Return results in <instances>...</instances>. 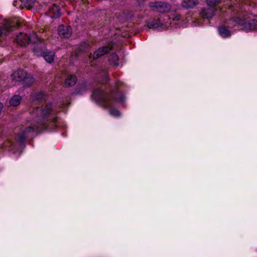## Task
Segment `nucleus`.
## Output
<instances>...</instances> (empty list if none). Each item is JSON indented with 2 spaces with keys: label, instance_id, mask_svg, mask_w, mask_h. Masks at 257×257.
<instances>
[{
  "label": "nucleus",
  "instance_id": "obj_22",
  "mask_svg": "<svg viewBox=\"0 0 257 257\" xmlns=\"http://www.w3.org/2000/svg\"><path fill=\"white\" fill-rule=\"evenodd\" d=\"M3 107H4V105H3V103L0 102V112L1 111L2 109L3 108Z\"/></svg>",
  "mask_w": 257,
  "mask_h": 257
},
{
  "label": "nucleus",
  "instance_id": "obj_16",
  "mask_svg": "<svg viewBox=\"0 0 257 257\" xmlns=\"http://www.w3.org/2000/svg\"><path fill=\"white\" fill-rule=\"evenodd\" d=\"M22 100V97L19 95H15L10 100L11 105L16 106L19 105Z\"/></svg>",
  "mask_w": 257,
  "mask_h": 257
},
{
  "label": "nucleus",
  "instance_id": "obj_13",
  "mask_svg": "<svg viewBox=\"0 0 257 257\" xmlns=\"http://www.w3.org/2000/svg\"><path fill=\"white\" fill-rule=\"evenodd\" d=\"M49 13L52 18L58 17L60 15V9L56 5H54L49 9Z\"/></svg>",
  "mask_w": 257,
  "mask_h": 257
},
{
  "label": "nucleus",
  "instance_id": "obj_1",
  "mask_svg": "<svg viewBox=\"0 0 257 257\" xmlns=\"http://www.w3.org/2000/svg\"><path fill=\"white\" fill-rule=\"evenodd\" d=\"M54 112L51 103H47L41 108H32L30 109L29 119L26 126L18 135L17 140L22 143L26 139L32 137L35 131L45 128L46 118Z\"/></svg>",
  "mask_w": 257,
  "mask_h": 257
},
{
  "label": "nucleus",
  "instance_id": "obj_24",
  "mask_svg": "<svg viewBox=\"0 0 257 257\" xmlns=\"http://www.w3.org/2000/svg\"><path fill=\"white\" fill-rule=\"evenodd\" d=\"M175 19H176V20L177 21H178V20H179L180 19V17H179V16H177V17H176V18H175Z\"/></svg>",
  "mask_w": 257,
  "mask_h": 257
},
{
  "label": "nucleus",
  "instance_id": "obj_12",
  "mask_svg": "<svg viewBox=\"0 0 257 257\" xmlns=\"http://www.w3.org/2000/svg\"><path fill=\"white\" fill-rule=\"evenodd\" d=\"M198 0H184L182 3L183 7L193 8L198 4Z\"/></svg>",
  "mask_w": 257,
  "mask_h": 257
},
{
  "label": "nucleus",
  "instance_id": "obj_19",
  "mask_svg": "<svg viewBox=\"0 0 257 257\" xmlns=\"http://www.w3.org/2000/svg\"><path fill=\"white\" fill-rule=\"evenodd\" d=\"M207 3L210 8L214 9V7L219 3L218 0H207Z\"/></svg>",
  "mask_w": 257,
  "mask_h": 257
},
{
  "label": "nucleus",
  "instance_id": "obj_8",
  "mask_svg": "<svg viewBox=\"0 0 257 257\" xmlns=\"http://www.w3.org/2000/svg\"><path fill=\"white\" fill-rule=\"evenodd\" d=\"M58 33L61 37L68 38L72 34L71 28L69 26L60 25L58 27Z\"/></svg>",
  "mask_w": 257,
  "mask_h": 257
},
{
  "label": "nucleus",
  "instance_id": "obj_11",
  "mask_svg": "<svg viewBox=\"0 0 257 257\" xmlns=\"http://www.w3.org/2000/svg\"><path fill=\"white\" fill-rule=\"evenodd\" d=\"M45 96V94L42 92H34L31 94V98L34 102L40 101Z\"/></svg>",
  "mask_w": 257,
  "mask_h": 257
},
{
  "label": "nucleus",
  "instance_id": "obj_20",
  "mask_svg": "<svg viewBox=\"0 0 257 257\" xmlns=\"http://www.w3.org/2000/svg\"><path fill=\"white\" fill-rule=\"evenodd\" d=\"M159 26V25L157 21L154 20L149 25V27L150 28L155 29H157Z\"/></svg>",
  "mask_w": 257,
  "mask_h": 257
},
{
  "label": "nucleus",
  "instance_id": "obj_17",
  "mask_svg": "<svg viewBox=\"0 0 257 257\" xmlns=\"http://www.w3.org/2000/svg\"><path fill=\"white\" fill-rule=\"evenodd\" d=\"M55 54L53 52H46L43 53V57L47 62L52 63L54 59Z\"/></svg>",
  "mask_w": 257,
  "mask_h": 257
},
{
  "label": "nucleus",
  "instance_id": "obj_10",
  "mask_svg": "<svg viewBox=\"0 0 257 257\" xmlns=\"http://www.w3.org/2000/svg\"><path fill=\"white\" fill-rule=\"evenodd\" d=\"M214 9H211L210 8L207 9H204L201 13V16L204 19H207L209 20L214 15Z\"/></svg>",
  "mask_w": 257,
  "mask_h": 257
},
{
  "label": "nucleus",
  "instance_id": "obj_5",
  "mask_svg": "<svg viewBox=\"0 0 257 257\" xmlns=\"http://www.w3.org/2000/svg\"><path fill=\"white\" fill-rule=\"evenodd\" d=\"M39 40L38 36L35 33L30 36L24 33H19L16 39V42L20 46H26L30 42L36 43Z\"/></svg>",
  "mask_w": 257,
  "mask_h": 257
},
{
  "label": "nucleus",
  "instance_id": "obj_14",
  "mask_svg": "<svg viewBox=\"0 0 257 257\" xmlns=\"http://www.w3.org/2000/svg\"><path fill=\"white\" fill-rule=\"evenodd\" d=\"M76 81L77 78L75 76L73 75H69L66 79L65 85L67 86H73L76 83Z\"/></svg>",
  "mask_w": 257,
  "mask_h": 257
},
{
  "label": "nucleus",
  "instance_id": "obj_23",
  "mask_svg": "<svg viewBox=\"0 0 257 257\" xmlns=\"http://www.w3.org/2000/svg\"><path fill=\"white\" fill-rule=\"evenodd\" d=\"M81 87H82V88H83V89H85L86 85H85V84H83V85H82L81 86Z\"/></svg>",
  "mask_w": 257,
  "mask_h": 257
},
{
  "label": "nucleus",
  "instance_id": "obj_3",
  "mask_svg": "<svg viewBox=\"0 0 257 257\" xmlns=\"http://www.w3.org/2000/svg\"><path fill=\"white\" fill-rule=\"evenodd\" d=\"M230 21L234 25H240L246 31H251L257 27V16L243 14L239 18H233Z\"/></svg>",
  "mask_w": 257,
  "mask_h": 257
},
{
  "label": "nucleus",
  "instance_id": "obj_6",
  "mask_svg": "<svg viewBox=\"0 0 257 257\" xmlns=\"http://www.w3.org/2000/svg\"><path fill=\"white\" fill-rule=\"evenodd\" d=\"M150 7L154 11H159L161 13H166L170 11L171 6L169 4L163 2L151 3Z\"/></svg>",
  "mask_w": 257,
  "mask_h": 257
},
{
  "label": "nucleus",
  "instance_id": "obj_18",
  "mask_svg": "<svg viewBox=\"0 0 257 257\" xmlns=\"http://www.w3.org/2000/svg\"><path fill=\"white\" fill-rule=\"evenodd\" d=\"M118 57L115 54H112L109 58V62L115 66H118V63H117Z\"/></svg>",
  "mask_w": 257,
  "mask_h": 257
},
{
  "label": "nucleus",
  "instance_id": "obj_7",
  "mask_svg": "<svg viewBox=\"0 0 257 257\" xmlns=\"http://www.w3.org/2000/svg\"><path fill=\"white\" fill-rule=\"evenodd\" d=\"M14 26L12 22L8 20H4L0 23V37L6 35L11 31V28Z\"/></svg>",
  "mask_w": 257,
  "mask_h": 257
},
{
  "label": "nucleus",
  "instance_id": "obj_2",
  "mask_svg": "<svg viewBox=\"0 0 257 257\" xmlns=\"http://www.w3.org/2000/svg\"><path fill=\"white\" fill-rule=\"evenodd\" d=\"M92 97L96 102L102 103L105 108H110L109 114L111 116L117 117L120 115L118 110L112 108L114 100L122 101L124 99L123 95L119 92H116L110 97L106 95L102 90L97 89L93 92Z\"/></svg>",
  "mask_w": 257,
  "mask_h": 257
},
{
  "label": "nucleus",
  "instance_id": "obj_21",
  "mask_svg": "<svg viewBox=\"0 0 257 257\" xmlns=\"http://www.w3.org/2000/svg\"><path fill=\"white\" fill-rule=\"evenodd\" d=\"M22 3L28 4L29 0H20Z\"/></svg>",
  "mask_w": 257,
  "mask_h": 257
},
{
  "label": "nucleus",
  "instance_id": "obj_9",
  "mask_svg": "<svg viewBox=\"0 0 257 257\" xmlns=\"http://www.w3.org/2000/svg\"><path fill=\"white\" fill-rule=\"evenodd\" d=\"M112 47V45L111 44H109L107 46H103L99 48L94 53L93 55V58L94 59H97L101 56L107 53L111 50Z\"/></svg>",
  "mask_w": 257,
  "mask_h": 257
},
{
  "label": "nucleus",
  "instance_id": "obj_15",
  "mask_svg": "<svg viewBox=\"0 0 257 257\" xmlns=\"http://www.w3.org/2000/svg\"><path fill=\"white\" fill-rule=\"evenodd\" d=\"M220 35L223 38L229 37L231 35L230 31L224 26H221L218 28Z\"/></svg>",
  "mask_w": 257,
  "mask_h": 257
},
{
  "label": "nucleus",
  "instance_id": "obj_4",
  "mask_svg": "<svg viewBox=\"0 0 257 257\" xmlns=\"http://www.w3.org/2000/svg\"><path fill=\"white\" fill-rule=\"evenodd\" d=\"M11 78L15 81H24L26 85L29 86L34 82V78L32 76H28L27 72L22 69L14 71L11 75Z\"/></svg>",
  "mask_w": 257,
  "mask_h": 257
}]
</instances>
